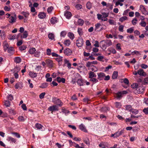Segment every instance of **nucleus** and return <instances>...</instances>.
Listing matches in <instances>:
<instances>
[{"label":"nucleus","instance_id":"obj_1","mask_svg":"<svg viewBox=\"0 0 148 148\" xmlns=\"http://www.w3.org/2000/svg\"><path fill=\"white\" fill-rule=\"evenodd\" d=\"M16 15L14 13L13 16H11L9 18L8 21L10 23L12 24L16 22Z\"/></svg>","mask_w":148,"mask_h":148},{"label":"nucleus","instance_id":"obj_2","mask_svg":"<svg viewBox=\"0 0 148 148\" xmlns=\"http://www.w3.org/2000/svg\"><path fill=\"white\" fill-rule=\"evenodd\" d=\"M76 43L77 46L78 47H82L84 43L83 39L81 38H79L78 39L76 40Z\"/></svg>","mask_w":148,"mask_h":148},{"label":"nucleus","instance_id":"obj_3","mask_svg":"<svg viewBox=\"0 0 148 148\" xmlns=\"http://www.w3.org/2000/svg\"><path fill=\"white\" fill-rule=\"evenodd\" d=\"M48 110L50 111H57L58 110V107L56 105H53L50 106L48 108Z\"/></svg>","mask_w":148,"mask_h":148},{"label":"nucleus","instance_id":"obj_4","mask_svg":"<svg viewBox=\"0 0 148 148\" xmlns=\"http://www.w3.org/2000/svg\"><path fill=\"white\" fill-rule=\"evenodd\" d=\"M64 53L67 56L70 55L72 53V50L69 48L65 49L64 51Z\"/></svg>","mask_w":148,"mask_h":148},{"label":"nucleus","instance_id":"obj_5","mask_svg":"<svg viewBox=\"0 0 148 148\" xmlns=\"http://www.w3.org/2000/svg\"><path fill=\"white\" fill-rule=\"evenodd\" d=\"M140 9L141 11L143 14L146 15L148 14V12L146 10L145 7L142 5H140Z\"/></svg>","mask_w":148,"mask_h":148},{"label":"nucleus","instance_id":"obj_6","mask_svg":"<svg viewBox=\"0 0 148 148\" xmlns=\"http://www.w3.org/2000/svg\"><path fill=\"white\" fill-rule=\"evenodd\" d=\"M97 74L98 75L97 79L100 80H103L105 76V74L101 72L98 73Z\"/></svg>","mask_w":148,"mask_h":148},{"label":"nucleus","instance_id":"obj_7","mask_svg":"<svg viewBox=\"0 0 148 148\" xmlns=\"http://www.w3.org/2000/svg\"><path fill=\"white\" fill-rule=\"evenodd\" d=\"M46 64L50 67L53 66V62L52 60L49 59H48L46 60Z\"/></svg>","mask_w":148,"mask_h":148},{"label":"nucleus","instance_id":"obj_8","mask_svg":"<svg viewBox=\"0 0 148 148\" xmlns=\"http://www.w3.org/2000/svg\"><path fill=\"white\" fill-rule=\"evenodd\" d=\"M62 59L63 57L59 55L57 58H55L56 60L58 62L60 66L62 65Z\"/></svg>","mask_w":148,"mask_h":148},{"label":"nucleus","instance_id":"obj_9","mask_svg":"<svg viewBox=\"0 0 148 148\" xmlns=\"http://www.w3.org/2000/svg\"><path fill=\"white\" fill-rule=\"evenodd\" d=\"M55 79H56L57 81L59 83L62 82L64 83L65 82V79L63 77L61 78L60 77H58Z\"/></svg>","mask_w":148,"mask_h":148},{"label":"nucleus","instance_id":"obj_10","mask_svg":"<svg viewBox=\"0 0 148 148\" xmlns=\"http://www.w3.org/2000/svg\"><path fill=\"white\" fill-rule=\"evenodd\" d=\"M64 15L66 17L67 19H69L71 16V13L69 11H66L64 13Z\"/></svg>","mask_w":148,"mask_h":148},{"label":"nucleus","instance_id":"obj_11","mask_svg":"<svg viewBox=\"0 0 148 148\" xmlns=\"http://www.w3.org/2000/svg\"><path fill=\"white\" fill-rule=\"evenodd\" d=\"M35 127L38 130L42 131V128L43 127V126L41 124L38 123H36L35 125Z\"/></svg>","mask_w":148,"mask_h":148},{"label":"nucleus","instance_id":"obj_12","mask_svg":"<svg viewBox=\"0 0 148 148\" xmlns=\"http://www.w3.org/2000/svg\"><path fill=\"white\" fill-rule=\"evenodd\" d=\"M101 25V24L99 23H98L95 25V31L97 32H99V30L100 28V26Z\"/></svg>","mask_w":148,"mask_h":148},{"label":"nucleus","instance_id":"obj_13","mask_svg":"<svg viewBox=\"0 0 148 148\" xmlns=\"http://www.w3.org/2000/svg\"><path fill=\"white\" fill-rule=\"evenodd\" d=\"M46 16V14L44 12H40L38 15V17L41 19L44 18Z\"/></svg>","mask_w":148,"mask_h":148},{"label":"nucleus","instance_id":"obj_14","mask_svg":"<svg viewBox=\"0 0 148 148\" xmlns=\"http://www.w3.org/2000/svg\"><path fill=\"white\" fill-rule=\"evenodd\" d=\"M123 133V131L121 130V131L119 130L115 133V136H114V138H117L119 137L120 135L122 134Z\"/></svg>","mask_w":148,"mask_h":148},{"label":"nucleus","instance_id":"obj_15","mask_svg":"<svg viewBox=\"0 0 148 148\" xmlns=\"http://www.w3.org/2000/svg\"><path fill=\"white\" fill-rule=\"evenodd\" d=\"M85 83V81L82 79H79L77 81V84L80 86H83Z\"/></svg>","mask_w":148,"mask_h":148},{"label":"nucleus","instance_id":"obj_16","mask_svg":"<svg viewBox=\"0 0 148 148\" xmlns=\"http://www.w3.org/2000/svg\"><path fill=\"white\" fill-rule=\"evenodd\" d=\"M79 128L82 131L85 132H87V130H86V128L84 125L82 123L79 126Z\"/></svg>","mask_w":148,"mask_h":148},{"label":"nucleus","instance_id":"obj_17","mask_svg":"<svg viewBox=\"0 0 148 148\" xmlns=\"http://www.w3.org/2000/svg\"><path fill=\"white\" fill-rule=\"evenodd\" d=\"M96 77V75L94 72L90 71L89 73V78L91 79L93 78H95Z\"/></svg>","mask_w":148,"mask_h":148},{"label":"nucleus","instance_id":"obj_18","mask_svg":"<svg viewBox=\"0 0 148 148\" xmlns=\"http://www.w3.org/2000/svg\"><path fill=\"white\" fill-rule=\"evenodd\" d=\"M50 22L53 24H55L58 22L57 18L55 17H53L51 19Z\"/></svg>","mask_w":148,"mask_h":148},{"label":"nucleus","instance_id":"obj_19","mask_svg":"<svg viewBox=\"0 0 148 148\" xmlns=\"http://www.w3.org/2000/svg\"><path fill=\"white\" fill-rule=\"evenodd\" d=\"M7 140L8 141H11L12 143H15L16 141V139L11 137L8 136L7 137Z\"/></svg>","mask_w":148,"mask_h":148},{"label":"nucleus","instance_id":"obj_20","mask_svg":"<svg viewBox=\"0 0 148 148\" xmlns=\"http://www.w3.org/2000/svg\"><path fill=\"white\" fill-rule=\"evenodd\" d=\"M21 14H23L24 16L26 18H28L29 14V13L27 11H23L21 12Z\"/></svg>","mask_w":148,"mask_h":148},{"label":"nucleus","instance_id":"obj_21","mask_svg":"<svg viewBox=\"0 0 148 148\" xmlns=\"http://www.w3.org/2000/svg\"><path fill=\"white\" fill-rule=\"evenodd\" d=\"M22 87V84L20 82H18L16 84L15 88L16 89H20Z\"/></svg>","mask_w":148,"mask_h":148},{"label":"nucleus","instance_id":"obj_22","mask_svg":"<svg viewBox=\"0 0 148 148\" xmlns=\"http://www.w3.org/2000/svg\"><path fill=\"white\" fill-rule=\"evenodd\" d=\"M118 72L116 71H114L113 72L112 76V78L113 79H115L117 78L118 76Z\"/></svg>","mask_w":148,"mask_h":148},{"label":"nucleus","instance_id":"obj_23","mask_svg":"<svg viewBox=\"0 0 148 148\" xmlns=\"http://www.w3.org/2000/svg\"><path fill=\"white\" fill-rule=\"evenodd\" d=\"M28 36V33L27 31H25L23 32L22 35L21 36V38H26Z\"/></svg>","mask_w":148,"mask_h":148},{"label":"nucleus","instance_id":"obj_24","mask_svg":"<svg viewBox=\"0 0 148 148\" xmlns=\"http://www.w3.org/2000/svg\"><path fill=\"white\" fill-rule=\"evenodd\" d=\"M36 51L35 49L34 48L32 47L30 48L28 52L30 54H32L34 53Z\"/></svg>","mask_w":148,"mask_h":148},{"label":"nucleus","instance_id":"obj_25","mask_svg":"<svg viewBox=\"0 0 148 148\" xmlns=\"http://www.w3.org/2000/svg\"><path fill=\"white\" fill-rule=\"evenodd\" d=\"M89 81L92 82L93 84H95L98 82V79L95 78L90 79Z\"/></svg>","mask_w":148,"mask_h":148},{"label":"nucleus","instance_id":"obj_26","mask_svg":"<svg viewBox=\"0 0 148 148\" xmlns=\"http://www.w3.org/2000/svg\"><path fill=\"white\" fill-rule=\"evenodd\" d=\"M29 75L30 77L32 78H34L37 76V73L30 72L29 73Z\"/></svg>","mask_w":148,"mask_h":148},{"label":"nucleus","instance_id":"obj_27","mask_svg":"<svg viewBox=\"0 0 148 148\" xmlns=\"http://www.w3.org/2000/svg\"><path fill=\"white\" fill-rule=\"evenodd\" d=\"M68 36L72 40H73L74 38V36L72 32H69L68 34Z\"/></svg>","mask_w":148,"mask_h":148},{"label":"nucleus","instance_id":"obj_28","mask_svg":"<svg viewBox=\"0 0 148 148\" xmlns=\"http://www.w3.org/2000/svg\"><path fill=\"white\" fill-rule=\"evenodd\" d=\"M14 62L17 63H19L21 62V59L19 57H16L15 58Z\"/></svg>","mask_w":148,"mask_h":148},{"label":"nucleus","instance_id":"obj_29","mask_svg":"<svg viewBox=\"0 0 148 148\" xmlns=\"http://www.w3.org/2000/svg\"><path fill=\"white\" fill-rule=\"evenodd\" d=\"M62 112L63 114H64L66 115L67 114L69 113V111L65 108H63L62 109Z\"/></svg>","mask_w":148,"mask_h":148},{"label":"nucleus","instance_id":"obj_30","mask_svg":"<svg viewBox=\"0 0 148 148\" xmlns=\"http://www.w3.org/2000/svg\"><path fill=\"white\" fill-rule=\"evenodd\" d=\"M92 6V3L90 2H88L86 4V8L89 9L90 10Z\"/></svg>","mask_w":148,"mask_h":148},{"label":"nucleus","instance_id":"obj_31","mask_svg":"<svg viewBox=\"0 0 148 148\" xmlns=\"http://www.w3.org/2000/svg\"><path fill=\"white\" fill-rule=\"evenodd\" d=\"M131 53L133 55L136 54L137 56H139L141 55V53H140V52L136 50H135L134 51L132 52Z\"/></svg>","mask_w":148,"mask_h":148},{"label":"nucleus","instance_id":"obj_32","mask_svg":"<svg viewBox=\"0 0 148 148\" xmlns=\"http://www.w3.org/2000/svg\"><path fill=\"white\" fill-rule=\"evenodd\" d=\"M4 105L6 107H9L10 105V103L8 100L5 101Z\"/></svg>","mask_w":148,"mask_h":148},{"label":"nucleus","instance_id":"obj_33","mask_svg":"<svg viewBox=\"0 0 148 148\" xmlns=\"http://www.w3.org/2000/svg\"><path fill=\"white\" fill-rule=\"evenodd\" d=\"M59 106H61L63 105V103L61 101V100L58 99L57 101L55 103Z\"/></svg>","mask_w":148,"mask_h":148},{"label":"nucleus","instance_id":"obj_34","mask_svg":"<svg viewBox=\"0 0 148 148\" xmlns=\"http://www.w3.org/2000/svg\"><path fill=\"white\" fill-rule=\"evenodd\" d=\"M64 45L67 46H69L71 44V42L69 40H66L64 42Z\"/></svg>","mask_w":148,"mask_h":148},{"label":"nucleus","instance_id":"obj_35","mask_svg":"<svg viewBox=\"0 0 148 148\" xmlns=\"http://www.w3.org/2000/svg\"><path fill=\"white\" fill-rule=\"evenodd\" d=\"M77 32L80 36H82L83 34V32L82 29L81 28H78Z\"/></svg>","mask_w":148,"mask_h":148},{"label":"nucleus","instance_id":"obj_36","mask_svg":"<svg viewBox=\"0 0 148 148\" xmlns=\"http://www.w3.org/2000/svg\"><path fill=\"white\" fill-rule=\"evenodd\" d=\"M104 42L108 46H111L112 44V43L111 40H107Z\"/></svg>","mask_w":148,"mask_h":148},{"label":"nucleus","instance_id":"obj_37","mask_svg":"<svg viewBox=\"0 0 148 148\" xmlns=\"http://www.w3.org/2000/svg\"><path fill=\"white\" fill-rule=\"evenodd\" d=\"M83 141L88 145H89L90 144L89 140L88 138L84 139Z\"/></svg>","mask_w":148,"mask_h":148},{"label":"nucleus","instance_id":"obj_38","mask_svg":"<svg viewBox=\"0 0 148 148\" xmlns=\"http://www.w3.org/2000/svg\"><path fill=\"white\" fill-rule=\"evenodd\" d=\"M109 110V108L107 107H103L101 108V111L103 112H106Z\"/></svg>","mask_w":148,"mask_h":148},{"label":"nucleus","instance_id":"obj_39","mask_svg":"<svg viewBox=\"0 0 148 148\" xmlns=\"http://www.w3.org/2000/svg\"><path fill=\"white\" fill-rule=\"evenodd\" d=\"M134 29L133 27H132L129 29H128L127 30V32L128 33L130 34L132 33L134 31Z\"/></svg>","mask_w":148,"mask_h":148},{"label":"nucleus","instance_id":"obj_40","mask_svg":"<svg viewBox=\"0 0 148 148\" xmlns=\"http://www.w3.org/2000/svg\"><path fill=\"white\" fill-rule=\"evenodd\" d=\"M125 109L126 110H129L130 112L131 109H132V106L130 105H127L125 106Z\"/></svg>","mask_w":148,"mask_h":148},{"label":"nucleus","instance_id":"obj_41","mask_svg":"<svg viewBox=\"0 0 148 148\" xmlns=\"http://www.w3.org/2000/svg\"><path fill=\"white\" fill-rule=\"evenodd\" d=\"M144 72L142 69H140L138 71V73L140 75H143Z\"/></svg>","mask_w":148,"mask_h":148},{"label":"nucleus","instance_id":"obj_42","mask_svg":"<svg viewBox=\"0 0 148 148\" xmlns=\"http://www.w3.org/2000/svg\"><path fill=\"white\" fill-rule=\"evenodd\" d=\"M48 85V84L47 83H45L42 84L40 86V88H46Z\"/></svg>","mask_w":148,"mask_h":148},{"label":"nucleus","instance_id":"obj_43","mask_svg":"<svg viewBox=\"0 0 148 148\" xmlns=\"http://www.w3.org/2000/svg\"><path fill=\"white\" fill-rule=\"evenodd\" d=\"M16 35H9V39L10 40H14L16 38Z\"/></svg>","mask_w":148,"mask_h":148},{"label":"nucleus","instance_id":"obj_44","mask_svg":"<svg viewBox=\"0 0 148 148\" xmlns=\"http://www.w3.org/2000/svg\"><path fill=\"white\" fill-rule=\"evenodd\" d=\"M78 24L79 25H82L84 23V21L82 19H79L78 20Z\"/></svg>","mask_w":148,"mask_h":148},{"label":"nucleus","instance_id":"obj_45","mask_svg":"<svg viewBox=\"0 0 148 148\" xmlns=\"http://www.w3.org/2000/svg\"><path fill=\"white\" fill-rule=\"evenodd\" d=\"M27 48V47L25 45H22L19 47L20 50L21 51H23L25 50Z\"/></svg>","mask_w":148,"mask_h":148},{"label":"nucleus","instance_id":"obj_46","mask_svg":"<svg viewBox=\"0 0 148 148\" xmlns=\"http://www.w3.org/2000/svg\"><path fill=\"white\" fill-rule=\"evenodd\" d=\"M9 45L8 44L6 43H4V46H3V47H4V49L5 51L6 50H7V49H8L9 48Z\"/></svg>","mask_w":148,"mask_h":148},{"label":"nucleus","instance_id":"obj_47","mask_svg":"<svg viewBox=\"0 0 148 148\" xmlns=\"http://www.w3.org/2000/svg\"><path fill=\"white\" fill-rule=\"evenodd\" d=\"M143 112L145 115L148 114V107L145 108L143 110Z\"/></svg>","mask_w":148,"mask_h":148},{"label":"nucleus","instance_id":"obj_48","mask_svg":"<svg viewBox=\"0 0 148 148\" xmlns=\"http://www.w3.org/2000/svg\"><path fill=\"white\" fill-rule=\"evenodd\" d=\"M48 36L49 38L51 40H53L54 38V35L52 33H50L49 34Z\"/></svg>","mask_w":148,"mask_h":148},{"label":"nucleus","instance_id":"obj_49","mask_svg":"<svg viewBox=\"0 0 148 148\" xmlns=\"http://www.w3.org/2000/svg\"><path fill=\"white\" fill-rule=\"evenodd\" d=\"M130 112H132V114H136L138 113V111L136 109H134L132 108V109H131Z\"/></svg>","mask_w":148,"mask_h":148},{"label":"nucleus","instance_id":"obj_50","mask_svg":"<svg viewBox=\"0 0 148 148\" xmlns=\"http://www.w3.org/2000/svg\"><path fill=\"white\" fill-rule=\"evenodd\" d=\"M122 95L121 92H120L116 94V96L117 98L119 99L122 97Z\"/></svg>","mask_w":148,"mask_h":148},{"label":"nucleus","instance_id":"obj_51","mask_svg":"<svg viewBox=\"0 0 148 148\" xmlns=\"http://www.w3.org/2000/svg\"><path fill=\"white\" fill-rule=\"evenodd\" d=\"M104 59V57L103 56H99L97 58V60L100 61L104 62V60H103Z\"/></svg>","mask_w":148,"mask_h":148},{"label":"nucleus","instance_id":"obj_52","mask_svg":"<svg viewBox=\"0 0 148 148\" xmlns=\"http://www.w3.org/2000/svg\"><path fill=\"white\" fill-rule=\"evenodd\" d=\"M89 69H91L92 71L94 72L96 71L97 70V68L94 65L91 67Z\"/></svg>","mask_w":148,"mask_h":148},{"label":"nucleus","instance_id":"obj_53","mask_svg":"<svg viewBox=\"0 0 148 148\" xmlns=\"http://www.w3.org/2000/svg\"><path fill=\"white\" fill-rule=\"evenodd\" d=\"M127 18V17L126 16H123L121 18H120L119 19V21L121 22H123L124 21H125Z\"/></svg>","mask_w":148,"mask_h":148},{"label":"nucleus","instance_id":"obj_54","mask_svg":"<svg viewBox=\"0 0 148 148\" xmlns=\"http://www.w3.org/2000/svg\"><path fill=\"white\" fill-rule=\"evenodd\" d=\"M102 18H107L109 14L108 13L103 12L102 13Z\"/></svg>","mask_w":148,"mask_h":148},{"label":"nucleus","instance_id":"obj_55","mask_svg":"<svg viewBox=\"0 0 148 148\" xmlns=\"http://www.w3.org/2000/svg\"><path fill=\"white\" fill-rule=\"evenodd\" d=\"M21 69L19 67L16 66L14 69V71L15 73H18Z\"/></svg>","mask_w":148,"mask_h":148},{"label":"nucleus","instance_id":"obj_56","mask_svg":"<svg viewBox=\"0 0 148 148\" xmlns=\"http://www.w3.org/2000/svg\"><path fill=\"white\" fill-rule=\"evenodd\" d=\"M4 9L5 11H9L10 10L11 8L10 6H5L4 8Z\"/></svg>","mask_w":148,"mask_h":148},{"label":"nucleus","instance_id":"obj_57","mask_svg":"<svg viewBox=\"0 0 148 148\" xmlns=\"http://www.w3.org/2000/svg\"><path fill=\"white\" fill-rule=\"evenodd\" d=\"M53 9V8L52 6H50L47 9V12L49 13H51Z\"/></svg>","mask_w":148,"mask_h":148},{"label":"nucleus","instance_id":"obj_58","mask_svg":"<svg viewBox=\"0 0 148 148\" xmlns=\"http://www.w3.org/2000/svg\"><path fill=\"white\" fill-rule=\"evenodd\" d=\"M66 32L65 31H62L60 33V36L61 37H65L66 35Z\"/></svg>","mask_w":148,"mask_h":148},{"label":"nucleus","instance_id":"obj_59","mask_svg":"<svg viewBox=\"0 0 148 148\" xmlns=\"http://www.w3.org/2000/svg\"><path fill=\"white\" fill-rule=\"evenodd\" d=\"M92 63L91 62H87L86 65V66L90 68L91 67L93 66Z\"/></svg>","mask_w":148,"mask_h":148},{"label":"nucleus","instance_id":"obj_60","mask_svg":"<svg viewBox=\"0 0 148 148\" xmlns=\"http://www.w3.org/2000/svg\"><path fill=\"white\" fill-rule=\"evenodd\" d=\"M72 145L75 147L76 148H80L81 147L78 144L74 142H73V143L72 144Z\"/></svg>","mask_w":148,"mask_h":148},{"label":"nucleus","instance_id":"obj_61","mask_svg":"<svg viewBox=\"0 0 148 148\" xmlns=\"http://www.w3.org/2000/svg\"><path fill=\"white\" fill-rule=\"evenodd\" d=\"M34 53V56L35 57L38 58L40 57V52L36 51Z\"/></svg>","mask_w":148,"mask_h":148},{"label":"nucleus","instance_id":"obj_62","mask_svg":"<svg viewBox=\"0 0 148 148\" xmlns=\"http://www.w3.org/2000/svg\"><path fill=\"white\" fill-rule=\"evenodd\" d=\"M115 105L116 107L118 108H120L121 106V103L119 102H116Z\"/></svg>","mask_w":148,"mask_h":148},{"label":"nucleus","instance_id":"obj_63","mask_svg":"<svg viewBox=\"0 0 148 148\" xmlns=\"http://www.w3.org/2000/svg\"><path fill=\"white\" fill-rule=\"evenodd\" d=\"M124 1V0H118L116 2L115 5L116 6H117L120 4L121 2H123Z\"/></svg>","mask_w":148,"mask_h":148},{"label":"nucleus","instance_id":"obj_64","mask_svg":"<svg viewBox=\"0 0 148 148\" xmlns=\"http://www.w3.org/2000/svg\"><path fill=\"white\" fill-rule=\"evenodd\" d=\"M47 54L48 56H50L51 54V50L50 49H47Z\"/></svg>","mask_w":148,"mask_h":148}]
</instances>
